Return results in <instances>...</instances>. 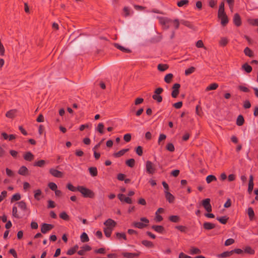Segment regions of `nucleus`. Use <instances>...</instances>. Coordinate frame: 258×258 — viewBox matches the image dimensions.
<instances>
[{"label": "nucleus", "instance_id": "f257e3e1", "mask_svg": "<svg viewBox=\"0 0 258 258\" xmlns=\"http://www.w3.org/2000/svg\"><path fill=\"white\" fill-rule=\"evenodd\" d=\"M156 18L159 20V22L164 30H167L169 28V23L172 22V20L162 17H157Z\"/></svg>", "mask_w": 258, "mask_h": 258}, {"label": "nucleus", "instance_id": "f03ea898", "mask_svg": "<svg viewBox=\"0 0 258 258\" xmlns=\"http://www.w3.org/2000/svg\"><path fill=\"white\" fill-rule=\"evenodd\" d=\"M77 190L85 197L92 198L94 196L92 191L83 186H78Z\"/></svg>", "mask_w": 258, "mask_h": 258}, {"label": "nucleus", "instance_id": "7ed1b4c3", "mask_svg": "<svg viewBox=\"0 0 258 258\" xmlns=\"http://www.w3.org/2000/svg\"><path fill=\"white\" fill-rule=\"evenodd\" d=\"M141 221L142 222H134L133 223V225L135 227L142 229L144 228V227L146 226L149 223V221L145 217H143L141 218Z\"/></svg>", "mask_w": 258, "mask_h": 258}, {"label": "nucleus", "instance_id": "20e7f679", "mask_svg": "<svg viewBox=\"0 0 258 258\" xmlns=\"http://www.w3.org/2000/svg\"><path fill=\"white\" fill-rule=\"evenodd\" d=\"M105 228L113 230V228L116 226V222L111 219H108L104 223Z\"/></svg>", "mask_w": 258, "mask_h": 258}, {"label": "nucleus", "instance_id": "39448f33", "mask_svg": "<svg viewBox=\"0 0 258 258\" xmlns=\"http://www.w3.org/2000/svg\"><path fill=\"white\" fill-rule=\"evenodd\" d=\"M146 169L147 172L149 174H153L155 171V167L154 165L150 161L146 162Z\"/></svg>", "mask_w": 258, "mask_h": 258}, {"label": "nucleus", "instance_id": "423d86ee", "mask_svg": "<svg viewBox=\"0 0 258 258\" xmlns=\"http://www.w3.org/2000/svg\"><path fill=\"white\" fill-rule=\"evenodd\" d=\"M218 18L221 20L222 25H225L228 22V19L225 12L218 13Z\"/></svg>", "mask_w": 258, "mask_h": 258}, {"label": "nucleus", "instance_id": "0eeeda50", "mask_svg": "<svg viewBox=\"0 0 258 258\" xmlns=\"http://www.w3.org/2000/svg\"><path fill=\"white\" fill-rule=\"evenodd\" d=\"M210 202V199H206L202 201V205L208 212L212 211V207Z\"/></svg>", "mask_w": 258, "mask_h": 258}, {"label": "nucleus", "instance_id": "6e6552de", "mask_svg": "<svg viewBox=\"0 0 258 258\" xmlns=\"http://www.w3.org/2000/svg\"><path fill=\"white\" fill-rule=\"evenodd\" d=\"M118 198L121 202H125L127 204L132 203V200L128 197H126L124 195L119 194L117 195Z\"/></svg>", "mask_w": 258, "mask_h": 258}, {"label": "nucleus", "instance_id": "1a4fd4ad", "mask_svg": "<svg viewBox=\"0 0 258 258\" xmlns=\"http://www.w3.org/2000/svg\"><path fill=\"white\" fill-rule=\"evenodd\" d=\"M53 227V225L48 224H43L41 231L43 233H46L47 231L51 230Z\"/></svg>", "mask_w": 258, "mask_h": 258}, {"label": "nucleus", "instance_id": "9d476101", "mask_svg": "<svg viewBox=\"0 0 258 258\" xmlns=\"http://www.w3.org/2000/svg\"><path fill=\"white\" fill-rule=\"evenodd\" d=\"M50 173L54 177H61L63 175V173L53 168H51L49 170Z\"/></svg>", "mask_w": 258, "mask_h": 258}, {"label": "nucleus", "instance_id": "9b49d317", "mask_svg": "<svg viewBox=\"0 0 258 258\" xmlns=\"http://www.w3.org/2000/svg\"><path fill=\"white\" fill-rule=\"evenodd\" d=\"M165 197L169 203H172L174 200V196L167 191L165 192Z\"/></svg>", "mask_w": 258, "mask_h": 258}, {"label": "nucleus", "instance_id": "f8f14e48", "mask_svg": "<svg viewBox=\"0 0 258 258\" xmlns=\"http://www.w3.org/2000/svg\"><path fill=\"white\" fill-rule=\"evenodd\" d=\"M24 158L27 161H31L34 158V155L30 152H27L24 154Z\"/></svg>", "mask_w": 258, "mask_h": 258}, {"label": "nucleus", "instance_id": "ddd939ff", "mask_svg": "<svg viewBox=\"0 0 258 258\" xmlns=\"http://www.w3.org/2000/svg\"><path fill=\"white\" fill-rule=\"evenodd\" d=\"M233 21L234 24L236 26H239L241 24V20L240 16L238 14H236L234 15V18H233Z\"/></svg>", "mask_w": 258, "mask_h": 258}, {"label": "nucleus", "instance_id": "4468645a", "mask_svg": "<svg viewBox=\"0 0 258 258\" xmlns=\"http://www.w3.org/2000/svg\"><path fill=\"white\" fill-rule=\"evenodd\" d=\"M203 226L205 229L207 230H210L213 229L215 227V224L209 222H205L203 224Z\"/></svg>", "mask_w": 258, "mask_h": 258}, {"label": "nucleus", "instance_id": "2eb2a0df", "mask_svg": "<svg viewBox=\"0 0 258 258\" xmlns=\"http://www.w3.org/2000/svg\"><path fill=\"white\" fill-rule=\"evenodd\" d=\"M28 171V169L25 166H23L20 168L18 173L21 175H25L27 174Z\"/></svg>", "mask_w": 258, "mask_h": 258}, {"label": "nucleus", "instance_id": "dca6fc26", "mask_svg": "<svg viewBox=\"0 0 258 258\" xmlns=\"http://www.w3.org/2000/svg\"><path fill=\"white\" fill-rule=\"evenodd\" d=\"M218 87V84L217 83H213L208 86L206 89V91L214 90Z\"/></svg>", "mask_w": 258, "mask_h": 258}, {"label": "nucleus", "instance_id": "f3484780", "mask_svg": "<svg viewBox=\"0 0 258 258\" xmlns=\"http://www.w3.org/2000/svg\"><path fill=\"white\" fill-rule=\"evenodd\" d=\"M247 214L250 220H253L254 216V213L252 208L249 207L247 209Z\"/></svg>", "mask_w": 258, "mask_h": 258}, {"label": "nucleus", "instance_id": "a211bd4d", "mask_svg": "<svg viewBox=\"0 0 258 258\" xmlns=\"http://www.w3.org/2000/svg\"><path fill=\"white\" fill-rule=\"evenodd\" d=\"M244 118L241 115H239L237 118L236 120V124L237 125L241 126L244 123Z\"/></svg>", "mask_w": 258, "mask_h": 258}, {"label": "nucleus", "instance_id": "6ab92c4d", "mask_svg": "<svg viewBox=\"0 0 258 258\" xmlns=\"http://www.w3.org/2000/svg\"><path fill=\"white\" fill-rule=\"evenodd\" d=\"M242 69L248 73H250L252 70L251 67L246 63L242 65Z\"/></svg>", "mask_w": 258, "mask_h": 258}, {"label": "nucleus", "instance_id": "aec40b11", "mask_svg": "<svg viewBox=\"0 0 258 258\" xmlns=\"http://www.w3.org/2000/svg\"><path fill=\"white\" fill-rule=\"evenodd\" d=\"M16 110H11L7 112L6 115L9 118H13L16 114Z\"/></svg>", "mask_w": 258, "mask_h": 258}, {"label": "nucleus", "instance_id": "412c9836", "mask_svg": "<svg viewBox=\"0 0 258 258\" xmlns=\"http://www.w3.org/2000/svg\"><path fill=\"white\" fill-rule=\"evenodd\" d=\"M80 238L82 242H88L89 240V237L88 236L87 234L85 232L82 234V235L80 236Z\"/></svg>", "mask_w": 258, "mask_h": 258}, {"label": "nucleus", "instance_id": "4be33fe9", "mask_svg": "<svg viewBox=\"0 0 258 258\" xmlns=\"http://www.w3.org/2000/svg\"><path fill=\"white\" fill-rule=\"evenodd\" d=\"M104 127V124L103 123H99L97 125L96 130L98 132H99L101 134H103L104 133V131H103Z\"/></svg>", "mask_w": 258, "mask_h": 258}, {"label": "nucleus", "instance_id": "5701e85b", "mask_svg": "<svg viewBox=\"0 0 258 258\" xmlns=\"http://www.w3.org/2000/svg\"><path fill=\"white\" fill-rule=\"evenodd\" d=\"M114 46L119 50H120L122 51L126 52H130V50L128 49L125 48L123 47V46L120 45L119 44L117 43L114 44Z\"/></svg>", "mask_w": 258, "mask_h": 258}, {"label": "nucleus", "instance_id": "b1692460", "mask_svg": "<svg viewBox=\"0 0 258 258\" xmlns=\"http://www.w3.org/2000/svg\"><path fill=\"white\" fill-rule=\"evenodd\" d=\"M216 180H217V178L213 175H208L206 177V181L208 183H210L212 181H216Z\"/></svg>", "mask_w": 258, "mask_h": 258}, {"label": "nucleus", "instance_id": "393cba45", "mask_svg": "<svg viewBox=\"0 0 258 258\" xmlns=\"http://www.w3.org/2000/svg\"><path fill=\"white\" fill-rule=\"evenodd\" d=\"M128 151V149H123L118 152L115 153L114 155L116 157H119L123 155L126 152H127Z\"/></svg>", "mask_w": 258, "mask_h": 258}, {"label": "nucleus", "instance_id": "a878e982", "mask_svg": "<svg viewBox=\"0 0 258 258\" xmlns=\"http://www.w3.org/2000/svg\"><path fill=\"white\" fill-rule=\"evenodd\" d=\"M79 248V246L78 245H76L75 246H74V247L70 249H69L68 252H67V254H69V255H72Z\"/></svg>", "mask_w": 258, "mask_h": 258}, {"label": "nucleus", "instance_id": "bb28decb", "mask_svg": "<svg viewBox=\"0 0 258 258\" xmlns=\"http://www.w3.org/2000/svg\"><path fill=\"white\" fill-rule=\"evenodd\" d=\"M122 254L124 256L127 258H133L134 256H138V254L128 252H124Z\"/></svg>", "mask_w": 258, "mask_h": 258}, {"label": "nucleus", "instance_id": "cd10ccee", "mask_svg": "<svg viewBox=\"0 0 258 258\" xmlns=\"http://www.w3.org/2000/svg\"><path fill=\"white\" fill-rule=\"evenodd\" d=\"M173 75L172 74H168L166 75L164 78V81L167 83H170L171 79L173 78Z\"/></svg>", "mask_w": 258, "mask_h": 258}, {"label": "nucleus", "instance_id": "c85d7f7f", "mask_svg": "<svg viewBox=\"0 0 258 258\" xmlns=\"http://www.w3.org/2000/svg\"><path fill=\"white\" fill-rule=\"evenodd\" d=\"M152 228L157 232L162 233L164 230L162 226H153Z\"/></svg>", "mask_w": 258, "mask_h": 258}, {"label": "nucleus", "instance_id": "c756f323", "mask_svg": "<svg viewBox=\"0 0 258 258\" xmlns=\"http://www.w3.org/2000/svg\"><path fill=\"white\" fill-rule=\"evenodd\" d=\"M90 173L93 176H96L97 174V170L96 167H90L89 169Z\"/></svg>", "mask_w": 258, "mask_h": 258}, {"label": "nucleus", "instance_id": "7c9ffc66", "mask_svg": "<svg viewBox=\"0 0 258 258\" xmlns=\"http://www.w3.org/2000/svg\"><path fill=\"white\" fill-rule=\"evenodd\" d=\"M166 138V136L164 134H160L158 139V143L159 145H162V142Z\"/></svg>", "mask_w": 258, "mask_h": 258}, {"label": "nucleus", "instance_id": "2f4dec72", "mask_svg": "<svg viewBox=\"0 0 258 258\" xmlns=\"http://www.w3.org/2000/svg\"><path fill=\"white\" fill-rule=\"evenodd\" d=\"M233 250L230 251H226V252H223L222 253L220 254L219 256L221 257H225L229 256L233 253Z\"/></svg>", "mask_w": 258, "mask_h": 258}, {"label": "nucleus", "instance_id": "473e14b6", "mask_svg": "<svg viewBox=\"0 0 258 258\" xmlns=\"http://www.w3.org/2000/svg\"><path fill=\"white\" fill-rule=\"evenodd\" d=\"M244 52L245 55L249 57H251L253 55V52L248 47H246L244 50Z\"/></svg>", "mask_w": 258, "mask_h": 258}, {"label": "nucleus", "instance_id": "72a5a7b5", "mask_svg": "<svg viewBox=\"0 0 258 258\" xmlns=\"http://www.w3.org/2000/svg\"><path fill=\"white\" fill-rule=\"evenodd\" d=\"M153 98L158 102H161L162 100V97L159 94H155L153 95Z\"/></svg>", "mask_w": 258, "mask_h": 258}, {"label": "nucleus", "instance_id": "f704fd0d", "mask_svg": "<svg viewBox=\"0 0 258 258\" xmlns=\"http://www.w3.org/2000/svg\"><path fill=\"white\" fill-rule=\"evenodd\" d=\"M168 68L167 64H159L158 66V69L160 71H164Z\"/></svg>", "mask_w": 258, "mask_h": 258}, {"label": "nucleus", "instance_id": "c9c22d12", "mask_svg": "<svg viewBox=\"0 0 258 258\" xmlns=\"http://www.w3.org/2000/svg\"><path fill=\"white\" fill-rule=\"evenodd\" d=\"M142 244L144 245L145 246L148 247H153L154 245L151 241H148V240H143L142 241Z\"/></svg>", "mask_w": 258, "mask_h": 258}, {"label": "nucleus", "instance_id": "e433bc0d", "mask_svg": "<svg viewBox=\"0 0 258 258\" xmlns=\"http://www.w3.org/2000/svg\"><path fill=\"white\" fill-rule=\"evenodd\" d=\"M17 204L18 205V207L21 208V209L25 210L26 209V205L24 202L21 201L18 203H17Z\"/></svg>", "mask_w": 258, "mask_h": 258}, {"label": "nucleus", "instance_id": "4c0bfd02", "mask_svg": "<svg viewBox=\"0 0 258 258\" xmlns=\"http://www.w3.org/2000/svg\"><path fill=\"white\" fill-rule=\"evenodd\" d=\"M195 71V68L193 67H191L189 68L188 69L185 70V75L186 76H188V75L191 74V73H192L193 72H194Z\"/></svg>", "mask_w": 258, "mask_h": 258}, {"label": "nucleus", "instance_id": "58836bf2", "mask_svg": "<svg viewBox=\"0 0 258 258\" xmlns=\"http://www.w3.org/2000/svg\"><path fill=\"white\" fill-rule=\"evenodd\" d=\"M217 219L222 224H225L227 222L228 218L226 216H224L222 217H218L217 218Z\"/></svg>", "mask_w": 258, "mask_h": 258}, {"label": "nucleus", "instance_id": "ea45409f", "mask_svg": "<svg viewBox=\"0 0 258 258\" xmlns=\"http://www.w3.org/2000/svg\"><path fill=\"white\" fill-rule=\"evenodd\" d=\"M21 199V195L19 194H16L12 197L11 202L18 201Z\"/></svg>", "mask_w": 258, "mask_h": 258}, {"label": "nucleus", "instance_id": "a19ab883", "mask_svg": "<svg viewBox=\"0 0 258 258\" xmlns=\"http://www.w3.org/2000/svg\"><path fill=\"white\" fill-rule=\"evenodd\" d=\"M228 39L227 38H225V37H222L221 38L219 43L220 44V45H222V46H225L227 44V43H228Z\"/></svg>", "mask_w": 258, "mask_h": 258}, {"label": "nucleus", "instance_id": "79ce46f5", "mask_svg": "<svg viewBox=\"0 0 258 258\" xmlns=\"http://www.w3.org/2000/svg\"><path fill=\"white\" fill-rule=\"evenodd\" d=\"M126 163L128 166L132 167L135 164V160L134 159H130L126 161Z\"/></svg>", "mask_w": 258, "mask_h": 258}, {"label": "nucleus", "instance_id": "37998d69", "mask_svg": "<svg viewBox=\"0 0 258 258\" xmlns=\"http://www.w3.org/2000/svg\"><path fill=\"white\" fill-rule=\"evenodd\" d=\"M188 3V1L187 0H181L177 3V6L179 7H182L185 5H186Z\"/></svg>", "mask_w": 258, "mask_h": 258}, {"label": "nucleus", "instance_id": "c03bdc74", "mask_svg": "<svg viewBox=\"0 0 258 258\" xmlns=\"http://www.w3.org/2000/svg\"><path fill=\"white\" fill-rule=\"evenodd\" d=\"M166 149L170 152L174 151V147L172 143H168L166 146Z\"/></svg>", "mask_w": 258, "mask_h": 258}, {"label": "nucleus", "instance_id": "a18cd8bd", "mask_svg": "<svg viewBox=\"0 0 258 258\" xmlns=\"http://www.w3.org/2000/svg\"><path fill=\"white\" fill-rule=\"evenodd\" d=\"M49 188L52 190H56L57 189V185L55 183L50 182L48 184Z\"/></svg>", "mask_w": 258, "mask_h": 258}, {"label": "nucleus", "instance_id": "49530a36", "mask_svg": "<svg viewBox=\"0 0 258 258\" xmlns=\"http://www.w3.org/2000/svg\"><path fill=\"white\" fill-rule=\"evenodd\" d=\"M41 194V191L40 189L36 190L35 192L34 198L36 200H40L39 196H40Z\"/></svg>", "mask_w": 258, "mask_h": 258}, {"label": "nucleus", "instance_id": "de8ad7c7", "mask_svg": "<svg viewBox=\"0 0 258 258\" xmlns=\"http://www.w3.org/2000/svg\"><path fill=\"white\" fill-rule=\"evenodd\" d=\"M45 162L44 160H41L38 161V162H35V163L34 164V165L37 166L39 167H42L45 164Z\"/></svg>", "mask_w": 258, "mask_h": 258}, {"label": "nucleus", "instance_id": "09e8293b", "mask_svg": "<svg viewBox=\"0 0 258 258\" xmlns=\"http://www.w3.org/2000/svg\"><path fill=\"white\" fill-rule=\"evenodd\" d=\"M200 250L197 248L192 247L190 249V253L191 254H198L200 253Z\"/></svg>", "mask_w": 258, "mask_h": 258}, {"label": "nucleus", "instance_id": "8fccbe9b", "mask_svg": "<svg viewBox=\"0 0 258 258\" xmlns=\"http://www.w3.org/2000/svg\"><path fill=\"white\" fill-rule=\"evenodd\" d=\"M17 208L16 207H13V209H12V214H13V216H14L15 217H16V218H19V216L18 215V214H17Z\"/></svg>", "mask_w": 258, "mask_h": 258}, {"label": "nucleus", "instance_id": "3c124183", "mask_svg": "<svg viewBox=\"0 0 258 258\" xmlns=\"http://www.w3.org/2000/svg\"><path fill=\"white\" fill-rule=\"evenodd\" d=\"M196 113L199 116H201L202 115L203 112L202 110V108L199 105H197L196 107Z\"/></svg>", "mask_w": 258, "mask_h": 258}, {"label": "nucleus", "instance_id": "603ef678", "mask_svg": "<svg viewBox=\"0 0 258 258\" xmlns=\"http://www.w3.org/2000/svg\"><path fill=\"white\" fill-rule=\"evenodd\" d=\"M234 242V240L233 239L229 238L226 240L225 242V245L226 246H229Z\"/></svg>", "mask_w": 258, "mask_h": 258}, {"label": "nucleus", "instance_id": "864d4df0", "mask_svg": "<svg viewBox=\"0 0 258 258\" xmlns=\"http://www.w3.org/2000/svg\"><path fill=\"white\" fill-rule=\"evenodd\" d=\"M112 231V230L106 229L105 228H104V232L105 235L108 237L110 236Z\"/></svg>", "mask_w": 258, "mask_h": 258}, {"label": "nucleus", "instance_id": "5fc2aeb1", "mask_svg": "<svg viewBox=\"0 0 258 258\" xmlns=\"http://www.w3.org/2000/svg\"><path fill=\"white\" fill-rule=\"evenodd\" d=\"M60 217L63 220H68L69 219V216L67 214L66 212H62L60 214Z\"/></svg>", "mask_w": 258, "mask_h": 258}, {"label": "nucleus", "instance_id": "6e6d98bb", "mask_svg": "<svg viewBox=\"0 0 258 258\" xmlns=\"http://www.w3.org/2000/svg\"><path fill=\"white\" fill-rule=\"evenodd\" d=\"M123 139L126 142H129L131 139V134H126L124 135Z\"/></svg>", "mask_w": 258, "mask_h": 258}, {"label": "nucleus", "instance_id": "4d7b16f0", "mask_svg": "<svg viewBox=\"0 0 258 258\" xmlns=\"http://www.w3.org/2000/svg\"><path fill=\"white\" fill-rule=\"evenodd\" d=\"M169 219L171 221L176 222L178 221L179 217L177 216H171Z\"/></svg>", "mask_w": 258, "mask_h": 258}, {"label": "nucleus", "instance_id": "13d9d810", "mask_svg": "<svg viewBox=\"0 0 258 258\" xmlns=\"http://www.w3.org/2000/svg\"><path fill=\"white\" fill-rule=\"evenodd\" d=\"M245 252L249 254H253L254 253V251L250 247H247L245 248Z\"/></svg>", "mask_w": 258, "mask_h": 258}, {"label": "nucleus", "instance_id": "bf43d9fd", "mask_svg": "<svg viewBox=\"0 0 258 258\" xmlns=\"http://www.w3.org/2000/svg\"><path fill=\"white\" fill-rule=\"evenodd\" d=\"M218 12H219V13L220 12H221V13L225 12V11H224V3L223 2L221 3V4H220Z\"/></svg>", "mask_w": 258, "mask_h": 258}, {"label": "nucleus", "instance_id": "052dcab7", "mask_svg": "<svg viewBox=\"0 0 258 258\" xmlns=\"http://www.w3.org/2000/svg\"><path fill=\"white\" fill-rule=\"evenodd\" d=\"M136 153L139 155L141 156L142 155V148L141 146H138L136 149Z\"/></svg>", "mask_w": 258, "mask_h": 258}, {"label": "nucleus", "instance_id": "680f3d73", "mask_svg": "<svg viewBox=\"0 0 258 258\" xmlns=\"http://www.w3.org/2000/svg\"><path fill=\"white\" fill-rule=\"evenodd\" d=\"M6 171L7 174L9 176H13L14 175V173H13V172L9 168H6Z\"/></svg>", "mask_w": 258, "mask_h": 258}, {"label": "nucleus", "instance_id": "e2e57ef3", "mask_svg": "<svg viewBox=\"0 0 258 258\" xmlns=\"http://www.w3.org/2000/svg\"><path fill=\"white\" fill-rule=\"evenodd\" d=\"M253 182H249L248 183V191L250 193L253 188Z\"/></svg>", "mask_w": 258, "mask_h": 258}, {"label": "nucleus", "instance_id": "0e129e2a", "mask_svg": "<svg viewBox=\"0 0 258 258\" xmlns=\"http://www.w3.org/2000/svg\"><path fill=\"white\" fill-rule=\"evenodd\" d=\"M182 102H178L173 104V106L176 108L179 109L182 106Z\"/></svg>", "mask_w": 258, "mask_h": 258}, {"label": "nucleus", "instance_id": "69168bd1", "mask_svg": "<svg viewBox=\"0 0 258 258\" xmlns=\"http://www.w3.org/2000/svg\"><path fill=\"white\" fill-rule=\"evenodd\" d=\"M173 23V25L176 29L178 28L179 25V21L177 19H175L174 21H172Z\"/></svg>", "mask_w": 258, "mask_h": 258}, {"label": "nucleus", "instance_id": "338daca9", "mask_svg": "<svg viewBox=\"0 0 258 258\" xmlns=\"http://www.w3.org/2000/svg\"><path fill=\"white\" fill-rule=\"evenodd\" d=\"M179 93V90H173L171 95L173 98H176Z\"/></svg>", "mask_w": 258, "mask_h": 258}, {"label": "nucleus", "instance_id": "774afa93", "mask_svg": "<svg viewBox=\"0 0 258 258\" xmlns=\"http://www.w3.org/2000/svg\"><path fill=\"white\" fill-rule=\"evenodd\" d=\"M179 258H191L190 256L185 255L184 253L181 252L179 254Z\"/></svg>", "mask_w": 258, "mask_h": 258}]
</instances>
